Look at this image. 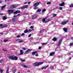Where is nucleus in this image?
Here are the masks:
<instances>
[{"label":"nucleus","mask_w":73,"mask_h":73,"mask_svg":"<svg viewBox=\"0 0 73 73\" xmlns=\"http://www.w3.org/2000/svg\"><path fill=\"white\" fill-rule=\"evenodd\" d=\"M8 57L10 60H17L18 59V57L16 56H8Z\"/></svg>","instance_id":"obj_1"},{"label":"nucleus","mask_w":73,"mask_h":73,"mask_svg":"<svg viewBox=\"0 0 73 73\" xmlns=\"http://www.w3.org/2000/svg\"><path fill=\"white\" fill-rule=\"evenodd\" d=\"M62 38H61L59 40L58 43V46H60L61 45V43H62Z\"/></svg>","instance_id":"obj_2"},{"label":"nucleus","mask_w":73,"mask_h":73,"mask_svg":"<svg viewBox=\"0 0 73 73\" xmlns=\"http://www.w3.org/2000/svg\"><path fill=\"white\" fill-rule=\"evenodd\" d=\"M14 11L13 10H8V12L9 13V15H10L11 14L10 13H13Z\"/></svg>","instance_id":"obj_3"},{"label":"nucleus","mask_w":73,"mask_h":73,"mask_svg":"<svg viewBox=\"0 0 73 73\" xmlns=\"http://www.w3.org/2000/svg\"><path fill=\"white\" fill-rule=\"evenodd\" d=\"M68 22H69V21L68 20H67L65 21H64L62 22L61 23V24L62 25H65V24H66V23H68Z\"/></svg>","instance_id":"obj_4"},{"label":"nucleus","mask_w":73,"mask_h":73,"mask_svg":"<svg viewBox=\"0 0 73 73\" xmlns=\"http://www.w3.org/2000/svg\"><path fill=\"white\" fill-rule=\"evenodd\" d=\"M37 14H34V15L32 17V19H35V18H36L37 17Z\"/></svg>","instance_id":"obj_5"},{"label":"nucleus","mask_w":73,"mask_h":73,"mask_svg":"<svg viewBox=\"0 0 73 73\" xmlns=\"http://www.w3.org/2000/svg\"><path fill=\"white\" fill-rule=\"evenodd\" d=\"M28 7V5H25L21 7V9H25V8H27V7Z\"/></svg>","instance_id":"obj_6"},{"label":"nucleus","mask_w":73,"mask_h":73,"mask_svg":"<svg viewBox=\"0 0 73 73\" xmlns=\"http://www.w3.org/2000/svg\"><path fill=\"white\" fill-rule=\"evenodd\" d=\"M32 50V49H29L27 50L26 51H25V54H27V53H28L29 52L31 51Z\"/></svg>","instance_id":"obj_7"},{"label":"nucleus","mask_w":73,"mask_h":73,"mask_svg":"<svg viewBox=\"0 0 73 73\" xmlns=\"http://www.w3.org/2000/svg\"><path fill=\"white\" fill-rule=\"evenodd\" d=\"M39 2H37V3H36L34 4V6L35 7H37L38 5H39Z\"/></svg>","instance_id":"obj_8"},{"label":"nucleus","mask_w":73,"mask_h":73,"mask_svg":"<svg viewBox=\"0 0 73 73\" xmlns=\"http://www.w3.org/2000/svg\"><path fill=\"white\" fill-rule=\"evenodd\" d=\"M21 12H20V11H19V10H17L16 11H15L14 13V14H17V13H21Z\"/></svg>","instance_id":"obj_9"},{"label":"nucleus","mask_w":73,"mask_h":73,"mask_svg":"<svg viewBox=\"0 0 73 73\" xmlns=\"http://www.w3.org/2000/svg\"><path fill=\"white\" fill-rule=\"evenodd\" d=\"M12 70L14 73H15L16 71V68L15 67H13L12 69Z\"/></svg>","instance_id":"obj_10"},{"label":"nucleus","mask_w":73,"mask_h":73,"mask_svg":"<svg viewBox=\"0 0 73 73\" xmlns=\"http://www.w3.org/2000/svg\"><path fill=\"white\" fill-rule=\"evenodd\" d=\"M65 5V3L63 2L62 3H60L59 5V6H60L61 7H62L64 6Z\"/></svg>","instance_id":"obj_11"},{"label":"nucleus","mask_w":73,"mask_h":73,"mask_svg":"<svg viewBox=\"0 0 73 73\" xmlns=\"http://www.w3.org/2000/svg\"><path fill=\"white\" fill-rule=\"evenodd\" d=\"M6 5H5L3 6L1 8V11H3V10L4 9V8H5V6H6Z\"/></svg>","instance_id":"obj_12"},{"label":"nucleus","mask_w":73,"mask_h":73,"mask_svg":"<svg viewBox=\"0 0 73 73\" xmlns=\"http://www.w3.org/2000/svg\"><path fill=\"white\" fill-rule=\"evenodd\" d=\"M34 65H35V66H38V63L37 62H36L34 63Z\"/></svg>","instance_id":"obj_13"},{"label":"nucleus","mask_w":73,"mask_h":73,"mask_svg":"<svg viewBox=\"0 0 73 73\" xmlns=\"http://www.w3.org/2000/svg\"><path fill=\"white\" fill-rule=\"evenodd\" d=\"M7 19V16H5L3 17V20H6Z\"/></svg>","instance_id":"obj_14"},{"label":"nucleus","mask_w":73,"mask_h":73,"mask_svg":"<svg viewBox=\"0 0 73 73\" xmlns=\"http://www.w3.org/2000/svg\"><path fill=\"white\" fill-rule=\"evenodd\" d=\"M63 30H64V31L65 32H68V29L66 28H64L63 29Z\"/></svg>","instance_id":"obj_15"},{"label":"nucleus","mask_w":73,"mask_h":73,"mask_svg":"<svg viewBox=\"0 0 73 73\" xmlns=\"http://www.w3.org/2000/svg\"><path fill=\"white\" fill-rule=\"evenodd\" d=\"M0 27H1V28H4V26L3 25V24H0Z\"/></svg>","instance_id":"obj_16"},{"label":"nucleus","mask_w":73,"mask_h":73,"mask_svg":"<svg viewBox=\"0 0 73 73\" xmlns=\"http://www.w3.org/2000/svg\"><path fill=\"white\" fill-rule=\"evenodd\" d=\"M54 52H52L50 53V56H52L53 55H54Z\"/></svg>","instance_id":"obj_17"},{"label":"nucleus","mask_w":73,"mask_h":73,"mask_svg":"<svg viewBox=\"0 0 73 73\" xmlns=\"http://www.w3.org/2000/svg\"><path fill=\"white\" fill-rule=\"evenodd\" d=\"M21 66H23L24 68H27V66L25 64H21Z\"/></svg>","instance_id":"obj_18"},{"label":"nucleus","mask_w":73,"mask_h":73,"mask_svg":"<svg viewBox=\"0 0 73 73\" xmlns=\"http://www.w3.org/2000/svg\"><path fill=\"white\" fill-rule=\"evenodd\" d=\"M19 60H20V61H22V62H25V60H23L21 58H20L19 59Z\"/></svg>","instance_id":"obj_19"},{"label":"nucleus","mask_w":73,"mask_h":73,"mask_svg":"<svg viewBox=\"0 0 73 73\" xmlns=\"http://www.w3.org/2000/svg\"><path fill=\"white\" fill-rule=\"evenodd\" d=\"M20 52H21L20 55H22L23 54V50H20Z\"/></svg>","instance_id":"obj_20"},{"label":"nucleus","mask_w":73,"mask_h":73,"mask_svg":"<svg viewBox=\"0 0 73 73\" xmlns=\"http://www.w3.org/2000/svg\"><path fill=\"white\" fill-rule=\"evenodd\" d=\"M17 5H18L17 4H15L13 6V8H16V7L17 6Z\"/></svg>","instance_id":"obj_21"},{"label":"nucleus","mask_w":73,"mask_h":73,"mask_svg":"<svg viewBox=\"0 0 73 73\" xmlns=\"http://www.w3.org/2000/svg\"><path fill=\"white\" fill-rule=\"evenodd\" d=\"M16 21V18H13L12 19V21H13V22H15V21Z\"/></svg>","instance_id":"obj_22"},{"label":"nucleus","mask_w":73,"mask_h":73,"mask_svg":"<svg viewBox=\"0 0 73 73\" xmlns=\"http://www.w3.org/2000/svg\"><path fill=\"white\" fill-rule=\"evenodd\" d=\"M36 53H37V51L33 52H32V55H34V54H36Z\"/></svg>","instance_id":"obj_23"},{"label":"nucleus","mask_w":73,"mask_h":73,"mask_svg":"<svg viewBox=\"0 0 73 73\" xmlns=\"http://www.w3.org/2000/svg\"><path fill=\"white\" fill-rule=\"evenodd\" d=\"M43 64V62H39L38 63V66H39V65H42V64Z\"/></svg>","instance_id":"obj_24"},{"label":"nucleus","mask_w":73,"mask_h":73,"mask_svg":"<svg viewBox=\"0 0 73 73\" xmlns=\"http://www.w3.org/2000/svg\"><path fill=\"white\" fill-rule=\"evenodd\" d=\"M48 66H47L44 67H43L42 68V70L43 69H45L46 68H48Z\"/></svg>","instance_id":"obj_25"},{"label":"nucleus","mask_w":73,"mask_h":73,"mask_svg":"<svg viewBox=\"0 0 73 73\" xmlns=\"http://www.w3.org/2000/svg\"><path fill=\"white\" fill-rule=\"evenodd\" d=\"M41 11V10L40 9H38L37 10L38 12H40Z\"/></svg>","instance_id":"obj_26"},{"label":"nucleus","mask_w":73,"mask_h":73,"mask_svg":"<svg viewBox=\"0 0 73 73\" xmlns=\"http://www.w3.org/2000/svg\"><path fill=\"white\" fill-rule=\"evenodd\" d=\"M46 10L45 9H43L42 10V13H44V12H45V11H46Z\"/></svg>","instance_id":"obj_27"},{"label":"nucleus","mask_w":73,"mask_h":73,"mask_svg":"<svg viewBox=\"0 0 73 73\" xmlns=\"http://www.w3.org/2000/svg\"><path fill=\"white\" fill-rule=\"evenodd\" d=\"M46 4H47V5H50V4H51V2H47L46 3Z\"/></svg>","instance_id":"obj_28"},{"label":"nucleus","mask_w":73,"mask_h":73,"mask_svg":"<svg viewBox=\"0 0 73 73\" xmlns=\"http://www.w3.org/2000/svg\"><path fill=\"white\" fill-rule=\"evenodd\" d=\"M8 41V39H4L3 40V41H4V42H7V41Z\"/></svg>","instance_id":"obj_29"},{"label":"nucleus","mask_w":73,"mask_h":73,"mask_svg":"<svg viewBox=\"0 0 73 73\" xmlns=\"http://www.w3.org/2000/svg\"><path fill=\"white\" fill-rule=\"evenodd\" d=\"M47 18V17H46L45 18L43 19H42V21H43V22H44V21H45V20H46V19Z\"/></svg>","instance_id":"obj_30"},{"label":"nucleus","mask_w":73,"mask_h":73,"mask_svg":"<svg viewBox=\"0 0 73 73\" xmlns=\"http://www.w3.org/2000/svg\"><path fill=\"white\" fill-rule=\"evenodd\" d=\"M3 72H4V70H3L2 69H0V73L1 72V73H2Z\"/></svg>","instance_id":"obj_31"},{"label":"nucleus","mask_w":73,"mask_h":73,"mask_svg":"<svg viewBox=\"0 0 73 73\" xmlns=\"http://www.w3.org/2000/svg\"><path fill=\"white\" fill-rule=\"evenodd\" d=\"M33 28H34V26H31L30 27V28H31V29H32L33 30H34V29H33Z\"/></svg>","instance_id":"obj_32"},{"label":"nucleus","mask_w":73,"mask_h":73,"mask_svg":"<svg viewBox=\"0 0 73 73\" xmlns=\"http://www.w3.org/2000/svg\"><path fill=\"white\" fill-rule=\"evenodd\" d=\"M50 69H52V70H53V69H54V67L53 66H51Z\"/></svg>","instance_id":"obj_33"},{"label":"nucleus","mask_w":73,"mask_h":73,"mask_svg":"<svg viewBox=\"0 0 73 73\" xmlns=\"http://www.w3.org/2000/svg\"><path fill=\"white\" fill-rule=\"evenodd\" d=\"M24 32L25 33H28V31L25 30V31Z\"/></svg>","instance_id":"obj_34"},{"label":"nucleus","mask_w":73,"mask_h":73,"mask_svg":"<svg viewBox=\"0 0 73 73\" xmlns=\"http://www.w3.org/2000/svg\"><path fill=\"white\" fill-rule=\"evenodd\" d=\"M9 70V68H7V70L6 71L7 73H9V72H8V70Z\"/></svg>","instance_id":"obj_35"},{"label":"nucleus","mask_w":73,"mask_h":73,"mask_svg":"<svg viewBox=\"0 0 73 73\" xmlns=\"http://www.w3.org/2000/svg\"><path fill=\"white\" fill-rule=\"evenodd\" d=\"M56 38L55 37H54V38L52 39V40L53 41H56Z\"/></svg>","instance_id":"obj_36"},{"label":"nucleus","mask_w":73,"mask_h":73,"mask_svg":"<svg viewBox=\"0 0 73 73\" xmlns=\"http://www.w3.org/2000/svg\"><path fill=\"white\" fill-rule=\"evenodd\" d=\"M44 29H42V30H41L40 32V33H43L44 32Z\"/></svg>","instance_id":"obj_37"},{"label":"nucleus","mask_w":73,"mask_h":73,"mask_svg":"<svg viewBox=\"0 0 73 73\" xmlns=\"http://www.w3.org/2000/svg\"><path fill=\"white\" fill-rule=\"evenodd\" d=\"M22 49H23V50H27L26 48L24 47H23Z\"/></svg>","instance_id":"obj_38"},{"label":"nucleus","mask_w":73,"mask_h":73,"mask_svg":"<svg viewBox=\"0 0 73 73\" xmlns=\"http://www.w3.org/2000/svg\"><path fill=\"white\" fill-rule=\"evenodd\" d=\"M47 43H43L42 44V45H45L46 44H47Z\"/></svg>","instance_id":"obj_39"},{"label":"nucleus","mask_w":73,"mask_h":73,"mask_svg":"<svg viewBox=\"0 0 73 73\" xmlns=\"http://www.w3.org/2000/svg\"><path fill=\"white\" fill-rule=\"evenodd\" d=\"M3 62V59H1L0 60V62L1 63H2Z\"/></svg>","instance_id":"obj_40"},{"label":"nucleus","mask_w":73,"mask_h":73,"mask_svg":"<svg viewBox=\"0 0 73 73\" xmlns=\"http://www.w3.org/2000/svg\"><path fill=\"white\" fill-rule=\"evenodd\" d=\"M57 16V14H53V17H56Z\"/></svg>","instance_id":"obj_41"},{"label":"nucleus","mask_w":73,"mask_h":73,"mask_svg":"<svg viewBox=\"0 0 73 73\" xmlns=\"http://www.w3.org/2000/svg\"><path fill=\"white\" fill-rule=\"evenodd\" d=\"M20 39H16V41H20Z\"/></svg>","instance_id":"obj_42"},{"label":"nucleus","mask_w":73,"mask_h":73,"mask_svg":"<svg viewBox=\"0 0 73 73\" xmlns=\"http://www.w3.org/2000/svg\"><path fill=\"white\" fill-rule=\"evenodd\" d=\"M19 42H23V40H21L19 41Z\"/></svg>","instance_id":"obj_43"},{"label":"nucleus","mask_w":73,"mask_h":73,"mask_svg":"<svg viewBox=\"0 0 73 73\" xmlns=\"http://www.w3.org/2000/svg\"><path fill=\"white\" fill-rule=\"evenodd\" d=\"M59 9H60V10H62V7H59Z\"/></svg>","instance_id":"obj_44"},{"label":"nucleus","mask_w":73,"mask_h":73,"mask_svg":"<svg viewBox=\"0 0 73 73\" xmlns=\"http://www.w3.org/2000/svg\"><path fill=\"white\" fill-rule=\"evenodd\" d=\"M69 7H73V4H72L71 5H70Z\"/></svg>","instance_id":"obj_45"},{"label":"nucleus","mask_w":73,"mask_h":73,"mask_svg":"<svg viewBox=\"0 0 73 73\" xmlns=\"http://www.w3.org/2000/svg\"><path fill=\"white\" fill-rule=\"evenodd\" d=\"M73 45V43H71L70 44V46H72V45Z\"/></svg>","instance_id":"obj_46"},{"label":"nucleus","mask_w":73,"mask_h":73,"mask_svg":"<svg viewBox=\"0 0 73 73\" xmlns=\"http://www.w3.org/2000/svg\"><path fill=\"white\" fill-rule=\"evenodd\" d=\"M31 36V34H29L28 36V37H30Z\"/></svg>","instance_id":"obj_47"},{"label":"nucleus","mask_w":73,"mask_h":73,"mask_svg":"<svg viewBox=\"0 0 73 73\" xmlns=\"http://www.w3.org/2000/svg\"><path fill=\"white\" fill-rule=\"evenodd\" d=\"M17 37L18 38L20 37V35H18L17 36Z\"/></svg>","instance_id":"obj_48"},{"label":"nucleus","mask_w":73,"mask_h":73,"mask_svg":"<svg viewBox=\"0 0 73 73\" xmlns=\"http://www.w3.org/2000/svg\"><path fill=\"white\" fill-rule=\"evenodd\" d=\"M31 31H31V29H29V30L28 32H31Z\"/></svg>","instance_id":"obj_49"},{"label":"nucleus","mask_w":73,"mask_h":73,"mask_svg":"<svg viewBox=\"0 0 73 73\" xmlns=\"http://www.w3.org/2000/svg\"><path fill=\"white\" fill-rule=\"evenodd\" d=\"M41 48V46H39L38 48L39 49H40Z\"/></svg>","instance_id":"obj_50"},{"label":"nucleus","mask_w":73,"mask_h":73,"mask_svg":"<svg viewBox=\"0 0 73 73\" xmlns=\"http://www.w3.org/2000/svg\"><path fill=\"white\" fill-rule=\"evenodd\" d=\"M4 14L3 13H0V15H3Z\"/></svg>","instance_id":"obj_51"},{"label":"nucleus","mask_w":73,"mask_h":73,"mask_svg":"<svg viewBox=\"0 0 73 73\" xmlns=\"http://www.w3.org/2000/svg\"><path fill=\"white\" fill-rule=\"evenodd\" d=\"M8 27V26H7V25H5V26H4V27Z\"/></svg>","instance_id":"obj_52"},{"label":"nucleus","mask_w":73,"mask_h":73,"mask_svg":"<svg viewBox=\"0 0 73 73\" xmlns=\"http://www.w3.org/2000/svg\"><path fill=\"white\" fill-rule=\"evenodd\" d=\"M17 17V15H14V18H15V17Z\"/></svg>","instance_id":"obj_53"},{"label":"nucleus","mask_w":73,"mask_h":73,"mask_svg":"<svg viewBox=\"0 0 73 73\" xmlns=\"http://www.w3.org/2000/svg\"><path fill=\"white\" fill-rule=\"evenodd\" d=\"M25 15H29V13H25L24 14Z\"/></svg>","instance_id":"obj_54"},{"label":"nucleus","mask_w":73,"mask_h":73,"mask_svg":"<svg viewBox=\"0 0 73 73\" xmlns=\"http://www.w3.org/2000/svg\"><path fill=\"white\" fill-rule=\"evenodd\" d=\"M48 21L49 22V21H50V19H48Z\"/></svg>","instance_id":"obj_55"},{"label":"nucleus","mask_w":73,"mask_h":73,"mask_svg":"<svg viewBox=\"0 0 73 73\" xmlns=\"http://www.w3.org/2000/svg\"><path fill=\"white\" fill-rule=\"evenodd\" d=\"M35 56H36L37 57V56H38V54H36L35 55Z\"/></svg>","instance_id":"obj_56"},{"label":"nucleus","mask_w":73,"mask_h":73,"mask_svg":"<svg viewBox=\"0 0 73 73\" xmlns=\"http://www.w3.org/2000/svg\"><path fill=\"white\" fill-rule=\"evenodd\" d=\"M34 9H37V7H35L34 8Z\"/></svg>","instance_id":"obj_57"},{"label":"nucleus","mask_w":73,"mask_h":73,"mask_svg":"<svg viewBox=\"0 0 73 73\" xmlns=\"http://www.w3.org/2000/svg\"><path fill=\"white\" fill-rule=\"evenodd\" d=\"M45 22L46 23H47V22H49V21H48V20H47V21H45Z\"/></svg>","instance_id":"obj_58"},{"label":"nucleus","mask_w":73,"mask_h":73,"mask_svg":"<svg viewBox=\"0 0 73 73\" xmlns=\"http://www.w3.org/2000/svg\"><path fill=\"white\" fill-rule=\"evenodd\" d=\"M2 50H4V51H7V50H5L4 49H2Z\"/></svg>","instance_id":"obj_59"},{"label":"nucleus","mask_w":73,"mask_h":73,"mask_svg":"<svg viewBox=\"0 0 73 73\" xmlns=\"http://www.w3.org/2000/svg\"><path fill=\"white\" fill-rule=\"evenodd\" d=\"M31 4V2H28V4Z\"/></svg>","instance_id":"obj_60"},{"label":"nucleus","mask_w":73,"mask_h":73,"mask_svg":"<svg viewBox=\"0 0 73 73\" xmlns=\"http://www.w3.org/2000/svg\"><path fill=\"white\" fill-rule=\"evenodd\" d=\"M22 36H24V33H22Z\"/></svg>","instance_id":"obj_61"},{"label":"nucleus","mask_w":73,"mask_h":73,"mask_svg":"<svg viewBox=\"0 0 73 73\" xmlns=\"http://www.w3.org/2000/svg\"><path fill=\"white\" fill-rule=\"evenodd\" d=\"M27 3V2H26L24 3V4H26Z\"/></svg>","instance_id":"obj_62"},{"label":"nucleus","mask_w":73,"mask_h":73,"mask_svg":"<svg viewBox=\"0 0 73 73\" xmlns=\"http://www.w3.org/2000/svg\"><path fill=\"white\" fill-rule=\"evenodd\" d=\"M0 34H1V35H3V33H0Z\"/></svg>","instance_id":"obj_63"},{"label":"nucleus","mask_w":73,"mask_h":73,"mask_svg":"<svg viewBox=\"0 0 73 73\" xmlns=\"http://www.w3.org/2000/svg\"><path fill=\"white\" fill-rule=\"evenodd\" d=\"M71 39H72V40H73V37H71Z\"/></svg>","instance_id":"obj_64"}]
</instances>
